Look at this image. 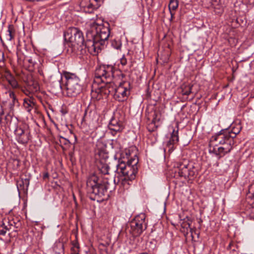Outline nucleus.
I'll return each mask as SVG.
<instances>
[{
	"mask_svg": "<svg viewBox=\"0 0 254 254\" xmlns=\"http://www.w3.org/2000/svg\"><path fill=\"white\" fill-rule=\"evenodd\" d=\"M38 72L40 74L42 75H43V72L42 70L40 69H38Z\"/></svg>",
	"mask_w": 254,
	"mask_h": 254,
	"instance_id": "44",
	"label": "nucleus"
},
{
	"mask_svg": "<svg viewBox=\"0 0 254 254\" xmlns=\"http://www.w3.org/2000/svg\"><path fill=\"white\" fill-rule=\"evenodd\" d=\"M112 70L113 66L110 65H103L96 68L91 93L92 99L99 100L113 92L114 87L110 82L113 77Z\"/></svg>",
	"mask_w": 254,
	"mask_h": 254,
	"instance_id": "1",
	"label": "nucleus"
},
{
	"mask_svg": "<svg viewBox=\"0 0 254 254\" xmlns=\"http://www.w3.org/2000/svg\"><path fill=\"white\" fill-rule=\"evenodd\" d=\"M179 141L178 131L173 130L171 138L167 143L169 151H172L174 150V145Z\"/></svg>",
	"mask_w": 254,
	"mask_h": 254,
	"instance_id": "15",
	"label": "nucleus"
},
{
	"mask_svg": "<svg viewBox=\"0 0 254 254\" xmlns=\"http://www.w3.org/2000/svg\"><path fill=\"white\" fill-rule=\"evenodd\" d=\"M239 133L233 131H225L211 137L210 142V147H213V151L220 157L229 153L233 148L235 143L234 138Z\"/></svg>",
	"mask_w": 254,
	"mask_h": 254,
	"instance_id": "2",
	"label": "nucleus"
},
{
	"mask_svg": "<svg viewBox=\"0 0 254 254\" xmlns=\"http://www.w3.org/2000/svg\"><path fill=\"white\" fill-rule=\"evenodd\" d=\"M64 76L66 79L65 86L68 96L74 97L82 91L79 78L74 73L65 72Z\"/></svg>",
	"mask_w": 254,
	"mask_h": 254,
	"instance_id": "6",
	"label": "nucleus"
},
{
	"mask_svg": "<svg viewBox=\"0 0 254 254\" xmlns=\"http://www.w3.org/2000/svg\"><path fill=\"white\" fill-rule=\"evenodd\" d=\"M64 40L74 47L84 46V40L82 32L77 28L70 27L64 34Z\"/></svg>",
	"mask_w": 254,
	"mask_h": 254,
	"instance_id": "7",
	"label": "nucleus"
},
{
	"mask_svg": "<svg viewBox=\"0 0 254 254\" xmlns=\"http://www.w3.org/2000/svg\"><path fill=\"white\" fill-rule=\"evenodd\" d=\"M49 177V173L48 172H46L44 173L43 174V179L44 180H46V179H48Z\"/></svg>",
	"mask_w": 254,
	"mask_h": 254,
	"instance_id": "41",
	"label": "nucleus"
},
{
	"mask_svg": "<svg viewBox=\"0 0 254 254\" xmlns=\"http://www.w3.org/2000/svg\"><path fill=\"white\" fill-rule=\"evenodd\" d=\"M86 185L90 192L99 197H102L105 195L108 190H110L111 191V186L113 184L112 179H110L108 177L104 176L102 181L99 182L98 177L92 175L88 178Z\"/></svg>",
	"mask_w": 254,
	"mask_h": 254,
	"instance_id": "5",
	"label": "nucleus"
},
{
	"mask_svg": "<svg viewBox=\"0 0 254 254\" xmlns=\"http://www.w3.org/2000/svg\"><path fill=\"white\" fill-rule=\"evenodd\" d=\"M37 61L38 56L33 54L31 56L25 57L23 62L24 64H26L27 62L29 64L28 65L29 70H32L37 64Z\"/></svg>",
	"mask_w": 254,
	"mask_h": 254,
	"instance_id": "19",
	"label": "nucleus"
},
{
	"mask_svg": "<svg viewBox=\"0 0 254 254\" xmlns=\"http://www.w3.org/2000/svg\"><path fill=\"white\" fill-rule=\"evenodd\" d=\"M53 254H64V245L60 241L56 242L52 248Z\"/></svg>",
	"mask_w": 254,
	"mask_h": 254,
	"instance_id": "20",
	"label": "nucleus"
},
{
	"mask_svg": "<svg viewBox=\"0 0 254 254\" xmlns=\"http://www.w3.org/2000/svg\"><path fill=\"white\" fill-rule=\"evenodd\" d=\"M112 45L114 48L119 50L122 46V43L119 41L114 40L112 41Z\"/></svg>",
	"mask_w": 254,
	"mask_h": 254,
	"instance_id": "33",
	"label": "nucleus"
},
{
	"mask_svg": "<svg viewBox=\"0 0 254 254\" xmlns=\"http://www.w3.org/2000/svg\"><path fill=\"white\" fill-rule=\"evenodd\" d=\"M8 92L9 93V97L11 99H12V98H13L15 96V95L13 91L9 90Z\"/></svg>",
	"mask_w": 254,
	"mask_h": 254,
	"instance_id": "39",
	"label": "nucleus"
},
{
	"mask_svg": "<svg viewBox=\"0 0 254 254\" xmlns=\"http://www.w3.org/2000/svg\"><path fill=\"white\" fill-rule=\"evenodd\" d=\"M95 158L97 163H102L107 162L109 158L108 154L104 150H98L95 154Z\"/></svg>",
	"mask_w": 254,
	"mask_h": 254,
	"instance_id": "21",
	"label": "nucleus"
},
{
	"mask_svg": "<svg viewBox=\"0 0 254 254\" xmlns=\"http://www.w3.org/2000/svg\"><path fill=\"white\" fill-rule=\"evenodd\" d=\"M93 38V40H89L85 42V47L91 54L96 55L101 51L102 45H100L99 41H96L95 37Z\"/></svg>",
	"mask_w": 254,
	"mask_h": 254,
	"instance_id": "12",
	"label": "nucleus"
},
{
	"mask_svg": "<svg viewBox=\"0 0 254 254\" xmlns=\"http://www.w3.org/2000/svg\"><path fill=\"white\" fill-rule=\"evenodd\" d=\"M15 35V30L13 25H9L7 33L4 35V38L6 41H10L13 39Z\"/></svg>",
	"mask_w": 254,
	"mask_h": 254,
	"instance_id": "24",
	"label": "nucleus"
},
{
	"mask_svg": "<svg viewBox=\"0 0 254 254\" xmlns=\"http://www.w3.org/2000/svg\"><path fill=\"white\" fill-rule=\"evenodd\" d=\"M81 5L85 12L92 13L94 9H97L100 6V4H94L93 2L91 1L86 5H84L83 3L81 2Z\"/></svg>",
	"mask_w": 254,
	"mask_h": 254,
	"instance_id": "22",
	"label": "nucleus"
},
{
	"mask_svg": "<svg viewBox=\"0 0 254 254\" xmlns=\"http://www.w3.org/2000/svg\"><path fill=\"white\" fill-rule=\"evenodd\" d=\"M4 60V53L3 52L0 51V63L3 62Z\"/></svg>",
	"mask_w": 254,
	"mask_h": 254,
	"instance_id": "40",
	"label": "nucleus"
},
{
	"mask_svg": "<svg viewBox=\"0 0 254 254\" xmlns=\"http://www.w3.org/2000/svg\"><path fill=\"white\" fill-rule=\"evenodd\" d=\"M235 245L234 243H233V242H231L229 243L227 249L229 250H232L233 251H235V250L234 249H232V247H234Z\"/></svg>",
	"mask_w": 254,
	"mask_h": 254,
	"instance_id": "36",
	"label": "nucleus"
},
{
	"mask_svg": "<svg viewBox=\"0 0 254 254\" xmlns=\"http://www.w3.org/2000/svg\"><path fill=\"white\" fill-rule=\"evenodd\" d=\"M97 165L100 172L106 176L109 175V167L107 162L97 163Z\"/></svg>",
	"mask_w": 254,
	"mask_h": 254,
	"instance_id": "23",
	"label": "nucleus"
},
{
	"mask_svg": "<svg viewBox=\"0 0 254 254\" xmlns=\"http://www.w3.org/2000/svg\"><path fill=\"white\" fill-rule=\"evenodd\" d=\"M79 245L78 242L73 241L72 242V247L70 249L71 254H79Z\"/></svg>",
	"mask_w": 254,
	"mask_h": 254,
	"instance_id": "28",
	"label": "nucleus"
},
{
	"mask_svg": "<svg viewBox=\"0 0 254 254\" xmlns=\"http://www.w3.org/2000/svg\"><path fill=\"white\" fill-rule=\"evenodd\" d=\"M179 2L178 0H171L169 4V8L171 15L173 14L171 10H176L178 7Z\"/></svg>",
	"mask_w": 254,
	"mask_h": 254,
	"instance_id": "30",
	"label": "nucleus"
},
{
	"mask_svg": "<svg viewBox=\"0 0 254 254\" xmlns=\"http://www.w3.org/2000/svg\"><path fill=\"white\" fill-rule=\"evenodd\" d=\"M98 118L99 115L95 108L91 109L90 107H88L85 112L83 119L90 125L94 126L97 123Z\"/></svg>",
	"mask_w": 254,
	"mask_h": 254,
	"instance_id": "10",
	"label": "nucleus"
},
{
	"mask_svg": "<svg viewBox=\"0 0 254 254\" xmlns=\"http://www.w3.org/2000/svg\"><path fill=\"white\" fill-rule=\"evenodd\" d=\"M63 114H65L66 113V112H64V111H63Z\"/></svg>",
	"mask_w": 254,
	"mask_h": 254,
	"instance_id": "46",
	"label": "nucleus"
},
{
	"mask_svg": "<svg viewBox=\"0 0 254 254\" xmlns=\"http://www.w3.org/2000/svg\"><path fill=\"white\" fill-rule=\"evenodd\" d=\"M113 79L111 85L114 87V98L119 102L126 101L130 94V83L127 81L126 75L121 70L113 66Z\"/></svg>",
	"mask_w": 254,
	"mask_h": 254,
	"instance_id": "3",
	"label": "nucleus"
},
{
	"mask_svg": "<svg viewBox=\"0 0 254 254\" xmlns=\"http://www.w3.org/2000/svg\"><path fill=\"white\" fill-rule=\"evenodd\" d=\"M176 167L178 169V173L180 177L185 178H191L195 175L194 168L192 166L190 165L186 161L177 163Z\"/></svg>",
	"mask_w": 254,
	"mask_h": 254,
	"instance_id": "9",
	"label": "nucleus"
},
{
	"mask_svg": "<svg viewBox=\"0 0 254 254\" xmlns=\"http://www.w3.org/2000/svg\"><path fill=\"white\" fill-rule=\"evenodd\" d=\"M134 155H135L136 156V154L131 152L130 149H126L124 152L121 155V159H122V158H126L127 159V161H128V160H130L131 158H133Z\"/></svg>",
	"mask_w": 254,
	"mask_h": 254,
	"instance_id": "26",
	"label": "nucleus"
},
{
	"mask_svg": "<svg viewBox=\"0 0 254 254\" xmlns=\"http://www.w3.org/2000/svg\"><path fill=\"white\" fill-rule=\"evenodd\" d=\"M146 116L148 120H150V118H151V123L150 125L153 126L151 129V130H153L154 128L157 127L159 125L158 123L160 121V119L158 118V115L154 111H152L150 112V115L146 114ZM149 130L151 131L150 129H149Z\"/></svg>",
	"mask_w": 254,
	"mask_h": 254,
	"instance_id": "17",
	"label": "nucleus"
},
{
	"mask_svg": "<svg viewBox=\"0 0 254 254\" xmlns=\"http://www.w3.org/2000/svg\"><path fill=\"white\" fill-rule=\"evenodd\" d=\"M8 166L13 171L17 170L20 166V161L17 159H13L9 163Z\"/></svg>",
	"mask_w": 254,
	"mask_h": 254,
	"instance_id": "29",
	"label": "nucleus"
},
{
	"mask_svg": "<svg viewBox=\"0 0 254 254\" xmlns=\"http://www.w3.org/2000/svg\"><path fill=\"white\" fill-rule=\"evenodd\" d=\"M150 96H151L150 93L149 92L148 89H147V90H146V97L147 98H149V97H150Z\"/></svg>",
	"mask_w": 254,
	"mask_h": 254,
	"instance_id": "43",
	"label": "nucleus"
},
{
	"mask_svg": "<svg viewBox=\"0 0 254 254\" xmlns=\"http://www.w3.org/2000/svg\"><path fill=\"white\" fill-rule=\"evenodd\" d=\"M23 107L27 112H30L32 109L36 108V104L33 97L25 98L23 101Z\"/></svg>",
	"mask_w": 254,
	"mask_h": 254,
	"instance_id": "16",
	"label": "nucleus"
},
{
	"mask_svg": "<svg viewBox=\"0 0 254 254\" xmlns=\"http://www.w3.org/2000/svg\"><path fill=\"white\" fill-rule=\"evenodd\" d=\"M133 156V158L128 160L127 162L120 159L117 165L116 173L125 177L122 181L123 185H125L126 183L129 185L128 181L135 179L136 177L138 172V159L135 155Z\"/></svg>",
	"mask_w": 254,
	"mask_h": 254,
	"instance_id": "4",
	"label": "nucleus"
},
{
	"mask_svg": "<svg viewBox=\"0 0 254 254\" xmlns=\"http://www.w3.org/2000/svg\"><path fill=\"white\" fill-rule=\"evenodd\" d=\"M22 92L27 96H28L29 97H31L30 96V95L32 92H31V90L29 89V86H28V89H22Z\"/></svg>",
	"mask_w": 254,
	"mask_h": 254,
	"instance_id": "34",
	"label": "nucleus"
},
{
	"mask_svg": "<svg viewBox=\"0 0 254 254\" xmlns=\"http://www.w3.org/2000/svg\"><path fill=\"white\" fill-rule=\"evenodd\" d=\"M92 1L96 2V4H100V5H101V2L102 1V0H92Z\"/></svg>",
	"mask_w": 254,
	"mask_h": 254,
	"instance_id": "42",
	"label": "nucleus"
},
{
	"mask_svg": "<svg viewBox=\"0 0 254 254\" xmlns=\"http://www.w3.org/2000/svg\"><path fill=\"white\" fill-rule=\"evenodd\" d=\"M127 56L124 55L120 59L119 66L121 65L123 67L127 65Z\"/></svg>",
	"mask_w": 254,
	"mask_h": 254,
	"instance_id": "31",
	"label": "nucleus"
},
{
	"mask_svg": "<svg viewBox=\"0 0 254 254\" xmlns=\"http://www.w3.org/2000/svg\"><path fill=\"white\" fill-rule=\"evenodd\" d=\"M233 132H235V131H233ZM238 132V131H237V132ZM240 132V131L239 130V132ZM235 132L237 133V130H235Z\"/></svg>",
	"mask_w": 254,
	"mask_h": 254,
	"instance_id": "45",
	"label": "nucleus"
},
{
	"mask_svg": "<svg viewBox=\"0 0 254 254\" xmlns=\"http://www.w3.org/2000/svg\"><path fill=\"white\" fill-rule=\"evenodd\" d=\"M14 132L16 140L20 144H26L30 139V132L27 130H24L21 127H16Z\"/></svg>",
	"mask_w": 254,
	"mask_h": 254,
	"instance_id": "11",
	"label": "nucleus"
},
{
	"mask_svg": "<svg viewBox=\"0 0 254 254\" xmlns=\"http://www.w3.org/2000/svg\"><path fill=\"white\" fill-rule=\"evenodd\" d=\"M16 103H18V100L16 98V96L15 97H13V98H12L11 99V105H12V106H14L16 104Z\"/></svg>",
	"mask_w": 254,
	"mask_h": 254,
	"instance_id": "37",
	"label": "nucleus"
},
{
	"mask_svg": "<svg viewBox=\"0 0 254 254\" xmlns=\"http://www.w3.org/2000/svg\"><path fill=\"white\" fill-rule=\"evenodd\" d=\"M108 127L112 134L114 135L118 132L121 131L124 128L122 122L115 118H112L111 120Z\"/></svg>",
	"mask_w": 254,
	"mask_h": 254,
	"instance_id": "13",
	"label": "nucleus"
},
{
	"mask_svg": "<svg viewBox=\"0 0 254 254\" xmlns=\"http://www.w3.org/2000/svg\"><path fill=\"white\" fill-rule=\"evenodd\" d=\"M1 226H2V227L3 228L5 229V231L7 232V231H9L10 229H11V227L12 225L7 226V225H5L4 223H3L1 225Z\"/></svg>",
	"mask_w": 254,
	"mask_h": 254,
	"instance_id": "38",
	"label": "nucleus"
},
{
	"mask_svg": "<svg viewBox=\"0 0 254 254\" xmlns=\"http://www.w3.org/2000/svg\"><path fill=\"white\" fill-rule=\"evenodd\" d=\"M63 114H65L66 113V112H64V111H63Z\"/></svg>",
	"mask_w": 254,
	"mask_h": 254,
	"instance_id": "47",
	"label": "nucleus"
},
{
	"mask_svg": "<svg viewBox=\"0 0 254 254\" xmlns=\"http://www.w3.org/2000/svg\"><path fill=\"white\" fill-rule=\"evenodd\" d=\"M3 76L6 81L13 89H17L19 88V85L17 81L9 71H5Z\"/></svg>",
	"mask_w": 254,
	"mask_h": 254,
	"instance_id": "14",
	"label": "nucleus"
},
{
	"mask_svg": "<svg viewBox=\"0 0 254 254\" xmlns=\"http://www.w3.org/2000/svg\"><path fill=\"white\" fill-rule=\"evenodd\" d=\"M193 87V85L191 84H187L183 85L182 87V94L185 95H189L192 92V88Z\"/></svg>",
	"mask_w": 254,
	"mask_h": 254,
	"instance_id": "27",
	"label": "nucleus"
},
{
	"mask_svg": "<svg viewBox=\"0 0 254 254\" xmlns=\"http://www.w3.org/2000/svg\"><path fill=\"white\" fill-rule=\"evenodd\" d=\"M29 89L33 93L36 92L39 90V86L37 82H33L31 85H29Z\"/></svg>",
	"mask_w": 254,
	"mask_h": 254,
	"instance_id": "32",
	"label": "nucleus"
},
{
	"mask_svg": "<svg viewBox=\"0 0 254 254\" xmlns=\"http://www.w3.org/2000/svg\"><path fill=\"white\" fill-rule=\"evenodd\" d=\"M29 180L28 179H23L20 177L16 181V186L18 191H24L28 189Z\"/></svg>",
	"mask_w": 254,
	"mask_h": 254,
	"instance_id": "18",
	"label": "nucleus"
},
{
	"mask_svg": "<svg viewBox=\"0 0 254 254\" xmlns=\"http://www.w3.org/2000/svg\"><path fill=\"white\" fill-rule=\"evenodd\" d=\"M6 231L5 229L2 227V226H0V235L4 236L6 234Z\"/></svg>",
	"mask_w": 254,
	"mask_h": 254,
	"instance_id": "35",
	"label": "nucleus"
},
{
	"mask_svg": "<svg viewBox=\"0 0 254 254\" xmlns=\"http://www.w3.org/2000/svg\"><path fill=\"white\" fill-rule=\"evenodd\" d=\"M202 2L207 8L212 7L216 8V6L218 5V2L217 0H203Z\"/></svg>",
	"mask_w": 254,
	"mask_h": 254,
	"instance_id": "25",
	"label": "nucleus"
},
{
	"mask_svg": "<svg viewBox=\"0 0 254 254\" xmlns=\"http://www.w3.org/2000/svg\"><path fill=\"white\" fill-rule=\"evenodd\" d=\"M91 29L93 37H95V40L99 41L100 45H103L110 35L109 27L103 24H98L94 22L91 24Z\"/></svg>",
	"mask_w": 254,
	"mask_h": 254,
	"instance_id": "8",
	"label": "nucleus"
}]
</instances>
